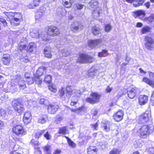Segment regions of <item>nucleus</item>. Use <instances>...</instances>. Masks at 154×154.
Wrapping results in <instances>:
<instances>
[{
  "label": "nucleus",
  "mask_w": 154,
  "mask_h": 154,
  "mask_svg": "<svg viewBox=\"0 0 154 154\" xmlns=\"http://www.w3.org/2000/svg\"><path fill=\"white\" fill-rule=\"evenodd\" d=\"M151 29L148 26H145L143 27L141 31V32L142 34H144L149 32Z\"/></svg>",
  "instance_id": "37"
},
{
  "label": "nucleus",
  "mask_w": 154,
  "mask_h": 154,
  "mask_svg": "<svg viewBox=\"0 0 154 154\" xmlns=\"http://www.w3.org/2000/svg\"><path fill=\"white\" fill-rule=\"evenodd\" d=\"M144 42L146 48L150 51L154 50V39L152 38L146 36L144 38Z\"/></svg>",
  "instance_id": "3"
},
{
  "label": "nucleus",
  "mask_w": 154,
  "mask_h": 154,
  "mask_svg": "<svg viewBox=\"0 0 154 154\" xmlns=\"http://www.w3.org/2000/svg\"><path fill=\"white\" fill-rule=\"evenodd\" d=\"M44 136L47 140H49L51 138V135L48 131L46 132L44 134Z\"/></svg>",
  "instance_id": "52"
},
{
  "label": "nucleus",
  "mask_w": 154,
  "mask_h": 154,
  "mask_svg": "<svg viewBox=\"0 0 154 154\" xmlns=\"http://www.w3.org/2000/svg\"><path fill=\"white\" fill-rule=\"evenodd\" d=\"M144 0H137L135 2H134L133 5L135 7H137L141 5L144 2Z\"/></svg>",
  "instance_id": "41"
},
{
  "label": "nucleus",
  "mask_w": 154,
  "mask_h": 154,
  "mask_svg": "<svg viewBox=\"0 0 154 154\" xmlns=\"http://www.w3.org/2000/svg\"><path fill=\"white\" fill-rule=\"evenodd\" d=\"M149 77L150 79L146 77H144L143 79V81L154 88V73L152 72H150Z\"/></svg>",
  "instance_id": "11"
},
{
  "label": "nucleus",
  "mask_w": 154,
  "mask_h": 154,
  "mask_svg": "<svg viewBox=\"0 0 154 154\" xmlns=\"http://www.w3.org/2000/svg\"><path fill=\"white\" fill-rule=\"evenodd\" d=\"M22 20V15L20 13H14L13 21H11V23L12 25L17 26Z\"/></svg>",
  "instance_id": "9"
},
{
  "label": "nucleus",
  "mask_w": 154,
  "mask_h": 154,
  "mask_svg": "<svg viewBox=\"0 0 154 154\" xmlns=\"http://www.w3.org/2000/svg\"><path fill=\"white\" fill-rule=\"evenodd\" d=\"M7 115L6 111L3 109H0V118L5 117Z\"/></svg>",
  "instance_id": "50"
},
{
  "label": "nucleus",
  "mask_w": 154,
  "mask_h": 154,
  "mask_svg": "<svg viewBox=\"0 0 154 154\" xmlns=\"http://www.w3.org/2000/svg\"><path fill=\"white\" fill-rule=\"evenodd\" d=\"M134 17L135 18L138 17L141 19L144 17L145 14L144 11L142 10H138L134 12Z\"/></svg>",
  "instance_id": "21"
},
{
  "label": "nucleus",
  "mask_w": 154,
  "mask_h": 154,
  "mask_svg": "<svg viewBox=\"0 0 154 154\" xmlns=\"http://www.w3.org/2000/svg\"><path fill=\"white\" fill-rule=\"evenodd\" d=\"M51 48L50 47L46 48L44 49V54L45 57L51 58L52 55L51 53Z\"/></svg>",
  "instance_id": "30"
},
{
  "label": "nucleus",
  "mask_w": 154,
  "mask_h": 154,
  "mask_svg": "<svg viewBox=\"0 0 154 154\" xmlns=\"http://www.w3.org/2000/svg\"><path fill=\"white\" fill-rule=\"evenodd\" d=\"M124 112L122 110H119L113 115V118L117 122L121 121L123 118Z\"/></svg>",
  "instance_id": "14"
},
{
  "label": "nucleus",
  "mask_w": 154,
  "mask_h": 154,
  "mask_svg": "<svg viewBox=\"0 0 154 154\" xmlns=\"http://www.w3.org/2000/svg\"><path fill=\"white\" fill-rule=\"evenodd\" d=\"M92 31L93 34L96 35L100 33V30L98 27L96 26H94L92 28Z\"/></svg>",
  "instance_id": "31"
},
{
  "label": "nucleus",
  "mask_w": 154,
  "mask_h": 154,
  "mask_svg": "<svg viewBox=\"0 0 154 154\" xmlns=\"http://www.w3.org/2000/svg\"><path fill=\"white\" fill-rule=\"evenodd\" d=\"M102 42V40L100 39L91 40L89 42V45L92 48H98L101 45Z\"/></svg>",
  "instance_id": "10"
},
{
  "label": "nucleus",
  "mask_w": 154,
  "mask_h": 154,
  "mask_svg": "<svg viewBox=\"0 0 154 154\" xmlns=\"http://www.w3.org/2000/svg\"><path fill=\"white\" fill-rule=\"evenodd\" d=\"M39 102L41 104L46 105L48 103V101L44 98H42L40 99Z\"/></svg>",
  "instance_id": "54"
},
{
  "label": "nucleus",
  "mask_w": 154,
  "mask_h": 154,
  "mask_svg": "<svg viewBox=\"0 0 154 154\" xmlns=\"http://www.w3.org/2000/svg\"><path fill=\"white\" fill-rule=\"evenodd\" d=\"M5 14L6 16L5 17L7 18V20L13 21L14 13L11 12H6Z\"/></svg>",
  "instance_id": "34"
},
{
  "label": "nucleus",
  "mask_w": 154,
  "mask_h": 154,
  "mask_svg": "<svg viewBox=\"0 0 154 154\" xmlns=\"http://www.w3.org/2000/svg\"><path fill=\"white\" fill-rule=\"evenodd\" d=\"M40 2V0H34L31 4L27 6L28 8L30 9H33L39 5Z\"/></svg>",
  "instance_id": "24"
},
{
  "label": "nucleus",
  "mask_w": 154,
  "mask_h": 154,
  "mask_svg": "<svg viewBox=\"0 0 154 154\" xmlns=\"http://www.w3.org/2000/svg\"><path fill=\"white\" fill-rule=\"evenodd\" d=\"M29 51L30 52H32L35 49L36 47L35 44L34 43H30L29 45Z\"/></svg>",
  "instance_id": "38"
},
{
  "label": "nucleus",
  "mask_w": 154,
  "mask_h": 154,
  "mask_svg": "<svg viewBox=\"0 0 154 154\" xmlns=\"http://www.w3.org/2000/svg\"><path fill=\"white\" fill-rule=\"evenodd\" d=\"M121 150L116 148H114L111 150L109 154H120Z\"/></svg>",
  "instance_id": "46"
},
{
  "label": "nucleus",
  "mask_w": 154,
  "mask_h": 154,
  "mask_svg": "<svg viewBox=\"0 0 154 154\" xmlns=\"http://www.w3.org/2000/svg\"><path fill=\"white\" fill-rule=\"evenodd\" d=\"M113 88L112 87H110L108 86L106 89V91L108 93L110 92L112 90Z\"/></svg>",
  "instance_id": "60"
},
{
  "label": "nucleus",
  "mask_w": 154,
  "mask_h": 154,
  "mask_svg": "<svg viewBox=\"0 0 154 154\" xmlns=\"http://www.w3.org/2000/svg\"><path fill=\"white\" fill-rule=\"evenodd\" d=\"M30 35L32 38H38L45 42L48 41L50 39V38L48 37L47 35H45V32H42L40 34L37 31L34 30L30 32Z\"/></svg>",
  "instance_id": "2"
},
{
  "label": "nucleus",
  "mask_w": 154,
  "mask_h": 154,
  "mask_svg": "<svg viewBox=\"0 0 154 154\" xmlns=\"http://www.w3.org/2000/svg\"><path fill=\"white\" fill-rule=\"evenodd\" d=\"M19 50L20 51H22L23 49H25L26 48V45L23 43H20L19 45Z\"/></svg>",
  "instance_id": "53"
},
{
  "label": "nucleus",
  "mask_w": 154,
  "mask_h": 154,
  "mask_svg": "<svg viewBox=\"0 0 154 154\" xmlns=\"http://www.w3.org/2000/svg\"><path fill=\"white\" fill-rule=\"evenodd\" d=\"M12 105L14 110L19 114H21L24 110L23 105L22 104L21 100L20 99L14 100Z\"/></svg>",
  "instance_id": "4"
},
{
  "label": "nucleus",
  "mask_w": 154,
  "mask_h": 154,
  "mask_svg": "<svg viewBox=\"0 0 154 154\" xmlns=\"http://www.w3.org/2000/svg\"><path fill=\"white\" fill-rule=\"evenodd\" d=\"M79 1H82L83 0H78ZM63 4L66 8H69L71 7L73 0H62Z\"/></svg>",
  "instance_id": "22"
},
{
  "label": "nucleus",
  "mask_w": 154,
  "mask_h": 154,
  "mask_svg": "<svg viewBox=\"0 0 154 154\" xmlns=\"http://www.w3.org/2000/svg\"><path fill=\"white\" fill-rule=\"evenodd\" d=\"M154 130V127L152 124L140 125L138 128L137 131L140 137L145 138Z\"/></svg>",
  "instance_id": "1"
},
{
  "label": "nucleus",
  "mask_w": 154,
  "mask_h": 154,
  "mask_svg": "<svg viewBox=\"0 0 154 154\" xmlns=\"http://www.w3.org/2000/svg\"><path fill=\"white\" fill-rule=\"evenodd\" d=\"M94 10V11L92 12V15L95 19H98L100 14L102 13V10L100 7H97L96 9Z\"/></svg>",
  "instance_id": "20"
},
{
  "label": "nucleus",
  "mask_w": 154,
  "mask_h": 154,
  "mask_svg": "<svg viewBox=\"0 0 154 154\" xmlns=\"http://www.w3.org/2000/svg\"><path fill=\"white\" fill-rule=\"evenodd\" d=\"M68 143L69 145L72 148H75L76 146V144L72 141L70 140L68 142Z\"/></svg>",
  "instance_id": "55"
},
{
  "label": "nucleus",
  "mask_w": 154,
  "mask_h": 154,
  "mask_svg": "<svg viewBox=\"0 0 154 154\" xmlns=\"http://www.w3.org/2000/svg\"><path fill=\"white\" fill-rule=\"evenodd\" d=\"M94 60V58L91 56L85 54H81L80 55L77 62L81 63H91Z\"/></svg>",
  "instance_id": "6"
},
{
  "label": "nucleus",
  "mask_w": 154,
  "mask_h": 154,
  "mask_svg": "<svg viewBox=\"0 0 154 154\" xmlns=\"http://www.w3.org/2000/svg\"><path fill=\"white\" fill-rule=\"evenodd\" d=\"M45 35H47L48 37L50 38L48 41H47V42H50L51 38L48 36H55L58 35L60 34L59 29L56 27L54 26H49L47 34H46L45 32Z\"/></svg>",
  "instance_id": "7"
},
{
  "label": "nucleus",
  "mask_w": 154,
  "mask_h": 154,
  "mask_svg": "<svg viewBox=\"0 0 154 154\" xmlns=\"http://www.w3.org/2000/svg\"><path fill=\"white\" fill-rule=\"evenodd\" d=\"M34 80L36 83L39 85L41 84L42 82V80L40 79L39 76L37 75H34Z\"/></svg>",
  "instance_id": "43"
},
{
  "label": "nucleus",
  "mask_w": 154,
  "mask_h": 154,
  "mask_svg": "<svg viewBox=\"0 0 154 154\" xmlns=\"http://www.w3.org/2000/svg\"><path fill=\"white\" fill-rule=\"evenodd\" d=\"M52 77L50 75H48L45 76L44 81L47 83L50 84L51 81Z\"/></svg>",
  "instance_id": "44"
},
{
  "label": "nucleus",
  "mask_w": 154,
  "mask_h": 154,
  "mask_svg": "<svg viewBox=\"0 0 154 154\" xmlns=\"http://www.w3.org/2000/svg\"><path fill=\"white\" fill-rule=\"evenodd\" d=\"M150 103L152 105L154 106V91L153 92L151 96Z\"/></svg>",
  "instance_id": "59"
},
{
  "label": "nucleus",
  "mask_w": 154,
  "mask_h": 154,
  "mask_svg": "<svg viewBox=\"0 0 154 154\" xmlns=\"http://www.w3.org/2000/svg\"><path fill=\"white\" fill-rule=\"evenodd\" d=\"M66 132V128L64 127L59 128L58 133L60 134H65Z\"/></svg>",
  "instance_id": "48"
},
{
  "label": "nucleus",
  "mask_w": 154,
  "mask_h": 154,
  "mask_svg": "<svg viewBox=\"0 0 154 154\" xmlns=\"http://www.w3.org/2000/svg\"><path fill=\"white\" fill-rule=\"evenodd\" d=\"M27 42V39L26 37H23L21 40L20 43H23Z\"/></svg>",
  "instance_id": "61"
},
{
  "label": "nucleus",
  "mask_w": 154,
  "mask_h": 154,
  "mask_svg": "<svg viewBox=\"0 0 154 154\" xmlns=\"http://www.w3.org/2000/svg\"><path fill=\"white\" fill-rule=\"evenodd\" d=\"M61 151L59 149H56L55 151L54 152L53 154H60L61 153Z\"/></svg>",
  "instance_id": "63"
},
{
  "label": "nucleus",
  "mask_w": 154,
  "mask_h": 154,
  "mask_svg": "<svg viewBox=\"0 0 154 154\" xmlns=\"http://www.w3.org/2000/svg\"><path fill=\"white\" fill-rule=\"evenodd\" d=\"M82 28V26L80 23L75 22L71 24L70 29L73 32H75L79 29H81Z\"/></svg>",
  "instance_id": "17"
},
{
  "label": "nucleus",
  "mask_w": 154,
  "mask_h": 154,
  "mask_svg": "<svg viewBox=\"0 0 154 154\" xmlns=\"http://www.w3.org/2000/svg\"><path fill=\"white\" fill-rule=\"evenodd\" d=\"M18 82L19 84V87L21 89H24L26 87L25 84V81L22 80V79L20 78L19 79H16L15 80Z\"/></svg>",
  "instance_id": "29"
},
{
  "label": "nucleus",
  "mask_w": 154,
  "mask_h": 154,
  "mask_svg": "<svg viewBox=\"0 0 154 154\" xmlns=\"http://www.w3.org/2000/svg\"><path fill=\"white\" fill-rule=\"evenodd\" d=\"M11 60L10 56L9 54H5L3 55L2 58V61L3 63L5 65H7L9 64Z\"/></svg>",
  "instance_id": "25"
},
{
  "label": "nucleus",
  "mask_w": 154,
  "mask_h": 154,
  "mask_svg": "<svg viewBox=\"0 0 154 154\" xmlns=\"http://www.w3.org/2000/svg\"><path fill=\"white\" fill-rule=\"evenodd\" d=\"M90 95L92 97H89L86 99L87 102L91 104H94L99 101L100 97V95L96 93H92Z\"/></svg>",
  "instance_id": "8"
},
{
  "label": "nucleus",
  "mask_w": 154,
  "mask_h": 154,
  "mask_svg": "<svg viewBox=\"0 0 154 154\" xmlns=\"http://www.w3.org/2000/svg\"><path fill=\"white\" fill-rule=\"evenodd\" d=\"M45 131V130L42 131L39 130L35 132V136L36 138L38 139L42 134L44 133Z\"/></svg>",
  "instance_id": "40"
},
{
  "label": "nucleus",
  "mask_w": 154,
  "mask_h": 154,
  "mask_svg": "<svg viewBox=\"0 0 154 154\" xmlns=\"http://www.w3.org/2000/svg\"><path fill=\"white\" fill-rule=\"evenodd\" d=\"M147 20L150 22H152L154 20V14L151 15L149 17L147 18Z\"/></svg>",
  "instance_id": "58"
},
{
  "label": "nucleus",
  "mask_w": 154,
  "mask_h": 154,
  "mask_svg": "<svg viewBox=\"0 0 154 154\" xmlns=\"http://www.w3.org/2000/svg\"><path fill=\"white\" fill-rule=\"evenodd\" d=\"M43 149L45 154H51V147L50 145H46L43 147Z\"/></svg>",
  "instance_id": "33"
},
{
  "label": "nucleus",
  "mask_w": 154,
  "mask_h": 154,
  "mask_svg": "<svg viewBox=\"0 0 154 154\" xmlns=\"http://www.w3.org/2000/svg\"><path fill=\"white\" fill-rule=\"evenodd\" d=\"M49 89L53 92H55L57 91L56 86L54 84H52L48 86Z\"/></svg>",
  "instance_id": "39"
},
{
  "label": "nucleus",
  "mask_w": 154,
  "mask_h": 154,
  "mask_svg": "<svg viewBox=\"0 0 154 154\" xmlns=\"http://www.w3.org/2000/svg\"><path fill=\"white\" fill-rule=\"evenodd\" d=\"M66 90V97L68 98H69L72 94V91L70 87H67Z\"/></svg>",
  "instance_id": "35"
},
{
  "label": "nucleus",
  "mask_w": 154,
  "mask_h": 154,
  "mask_svg": "<svg viewBox=\"0 0 154 154\" xmlns=\"http://www.w3.org/2000/svg\"><path fill=\"white\" fill-rule=\"evenodd\" d=\"M88 154H97V149L94 146H90L87 149Z\"/></svg>",
  "instance_id": "27"
},
{
  "label": "nucleus",
  "mask_w": 154,
  "mask_h": 154,
  "mask_svg": "<svg viewBox=\"0 0 154 154\" xmlns=\"http://www.w3.org/2000/svg\"><path fill=\"white\" fill-rule=\"evenodd\" d=\"M32 119V115L31 112L27 111L24 114L23 118V121L25 125H27L31 122Z\"/></svg>",
  "instance_id": "15"
},
{
  "label": "nucleus",
  "mask_w": 154,
  "mask_h": 154,
  "mask_svg": "<svg viewBox=\"0 0 154 154\" xmlns=\"http://www.w3.org/2000/svg\"><path fill=\"white\" fill-rule=\"evenodd\" d=\"M136 88L130 87L127 89V93L129 97L131 99L134 98L136 95Z\"/></svg>",
  "instance_id": "16"
},
{
  "label": "nucleus",
  "mask_w": 154,
  "mask_h": 154,
  "mask_svg": "<svg viewBox=\"0 0 154 154\" xmlns=\"http://www.w3.org/2000/svg\"><path fill=\"white\" fill-rule=\"evenodd\" d=\"M98 4L97 0H91L89 3L88 6L94 9H96V8L98 7L97 6Z\"/></svg>",
  "instance_id": "28"
},
{
  "label": "nucleus",
  "mask_w": 154,
  "mask_h": 154,
  "mask_svg": "<svg viewBox=\"0 0 154 154\" xmlns=\"http://www.w3.org/2000/svg\"><path fill=\"white\" fill-rule=\"evenodd\" d=\"M47 116L46 115H43L40 117L38 119V122L41 124L45 123L46 121Z\"/></svg>",
  "instance_id": "36"
},
{
  "label": "nucleus",
  "mask_w": 154,
  "mask_h": 154,
  "mask_svg": "<svg viewBox=\"0 0 154 154\" xmlns=\"http://www.w3.org/2000/svg\"><path fill=\"white\" fill-rule=\"evenodd\" d=\"M59 53H62V56L64 57H66L69 54V52L66 49L62 51H60Z\"/></svg>",
  "instance_id": "45"
},
{
  "label": "nucleus",
  "mask_w": 154,
  "mask_h": 154,
  "mask_svg": "<svg viewBox=\"0 0 154 154\" xmlns=\"http://www.w3.org/2000/svg\"><path fill=\"white\" fill-rule=\"evenodd\" d=\"M58 108V106L57 104H51L48 106V109L49 113L54 114L56 112Z\"/></svg>",
  "instance_id": "18"
},
{
  "label": "nucleus",
  "mask_w": 154,
  "mask_h": 154,
  "mask_svg": "<svg viewBox=\"0 0 154 154\" xmlns=\"http://www.w3.org/2000/svg\"><path fill=\"white\" fill-rule=\"evenodd\" d=\"M12 132L16 135L22 136L26 134L27 131L20 125H16L13 127Z\"/></svg>",
  "instance_id": "5"
},
{
  "label": "nucleus",
  "mask_w": 154,
  "mask_h": 154,
  "mask_svg": "<svg viewBox=\"0 0 154 154\" xmlns=\"http://www.w3.org/2000/svg\"><path fill=\"white\" fill-rule=\"evenodd\" d=\"M107 55V51L106 50H103L102 52L99 53L98 56L99 57H105Z\"/></svg>",
  "instance_id": "42"
},
{
  "label": "nucleus",
  "mask_w": 154,
  "mask_h": 154,
  "mask_svg": "<svg viewBox=\"0 0 154 154\" xmlns=\"http://www.w3.org/2000/svg\"><path fill=\"white\" fill-rule=\"evenodd\" d=\"M16 4L12 1L9 4L10 8L11 9H14L15 8Z\"/></svg>",
  "instance_id": "57"
},
{
  "label": "nucleus",
  "mask_w": 154,
  "mask_h": 154,
  "mask_svg": "<svg viewBox=\"0 0 154 154\" xmlns=\"http://www.w3.org/2000/svg\"><path fill=\"white\" fill-rule=\"evenodd\" d=\"M110 122L108 121L105 122L104 123H102V127L104 128V130L108 132L110 131Z\"/></svg>",
  "instance_id": "26"
},
{
  "label": "nucleus",
  "mask_w": 154,
  "mask_h": 154,
  "mask_svg": "<svg viewBox=\"0 0 154 154\" xmlns=\"http://www.w3.org/2000/svg\"><path fill=\"white\" fill-rule=\"evenodd\" d=\"M112 28V26L109 24H106L105 26V31L106 32H110Z\"/></svg>",
  "instance_id": "49"
},
{
  "label": "nucleus",
  "mask_w": 154,
  "mask_h": 154,
  "mask_svg": "<svg viewBox=\"0 0 154 154\" xmlns=\"http://www.w3.org/2000/svg\"><path fill=\"white\" fill-rule=\"evenodd\" d=\"M83 7L84 5L82 4H76L75 5V8L79 10H81L83 8Z\"/></svg>",
  "instance_id": "56"
},
{
  "label": "nucleus",
  "mask_w": 154,
  "mask_h": 154,
  "mask_svg": "<svg viewBox=\"0 0 154 154\" xmlns=\"http://www.w3.org/2000/svg\"><path fill=\"white\" fill-rule=\"evenodd\" d=\"M45 8L41 7L39 11L36 13L35 15V19L36 21H39L43 19V15L45 13Z\"/></svg>",
  "instance_id": "13"
},
{
  "label": "nucleus",
  "mask_w": 154,
  "mask_h": 154,
  "mask_svg": "<svg viewBox=\"0 0 154 154\" xmlns=\"http://www.w3.org/2000/svg\"><path fill=\"white\" fill-rule=\"evenodd\" d=\"M46 68L45 67H40L36 71V73L35 75H37L38 76H41L44 73H46Z\"/></svg>",
  "instance_id": "23"
},
{
  "label": "nucleus",
  "mask_w": 154,
  "mask_h": 154,
  "mask_svg": "<svg viewBox=\"0 0 154 154\" xmlns=\"http://www.w3.org/2000/svg\"><path fill=\"white\" fill-rule=\"evenodd\" d=\"M97 71V69L94 68V67H92L88 71V76L93 77L95 75V74Z\"/></svg>",
  "instance_id": "32"
},
{
  "label": "nucleus",
  "mask_w": 154,
  "mask_h": 154,
  "mask_svg": "<svg viewBox=\"0 0 154 154\" xmlns=\"http://www.w3.org/2000/svg\"><path fill=\"white\" fill-rule=\"evenodd\" d=\"M65 91V88H62L59 90L58 94L60 97H63L64 95Z\"/></svg>",
  "instance_id": "51"
},
{
  "label": "nucleus",
  "mask_w": 154,
  "mask_h": 154,
  "mask_svg": "<svg viewBox=\"0 0 154 154\" xmlns=\"http://www.w3.org/2000/svg\"><path fill=\"white\" fill-rule=\"evenodd\" d=\"M26 82L29 85H31L33 83L34 80L32 77H29L25 79Z\"/></svg>",
  "instance_id": "47"
},
{
  "label": "nucleus",
  "mask_w": 154,
  "mask_h": 154,
  "mask_svg": "<svg viewBox=\"0 0 154 154\" xmlns=\"http://www.w3.org/2000/svg\"><path fill=\"white\" fill-rule=\"evenodd\" d=\"M149 151L151 154H154V148H151L149 149Z\"/></svg>",
  "instance_id": "64"
},
{
  "label": "nucleus",
  "mask_w": 154,
  "mask_h": 154,
  "mask_svg": "<svg viewBox=\"0 0 154 154\" xmlns=\"http://www.w3.org/2000/svg\"><path fill=\"white\" fill-rule=\"evenodd\" d=\"M92 127L94 130H97V128L98 127V125L97 123L95 124L94 125H92Z\"/></svg>",
  "instance_id": "62"
},
{
  "label": "nucleus",
  "mask_w": 154,
  "mask_h": 154,
  "mask_svg": "<svg viewBox=\"0 0 154 154\" xmlns=\"http://www.w3.org/2000/svg\"><path fill=\"white\" fill-rule=\"evenodd\" d=\"M148 100L147 96L145 95H140L138 98V102L140 105H144L147 103Z\"/></svg>",
  "instance_id": "19"
},
{
  "label": "nucleus",
  "mask_w": 154,
  "mask_h": 154,
  "mask_svg": "<svg viewBox=\"0 0 154 154\" xmlns=\"http://www.w3.org/2000/svg\"><path fill=\"white\" fill-rule=\"evenodd\" d=\"M151 113L149 111H146L140 117L139 120L140 123H145L150 120Z\"/></svg>",
  "instance_id": "12"
}]
</instances>
